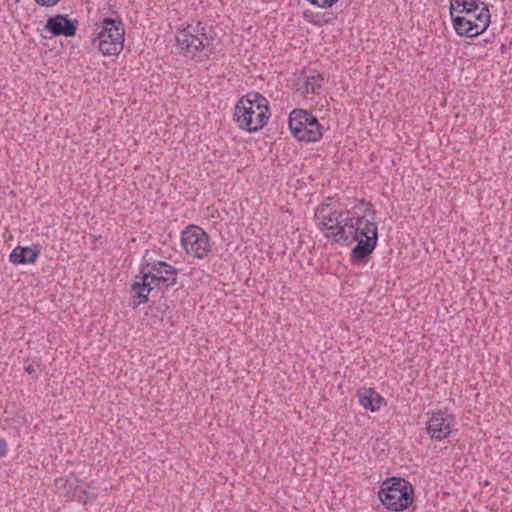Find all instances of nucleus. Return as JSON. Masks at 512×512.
Listing matches in <instances>:
<instances>
[{
	"label": "nucleus",
	"mask_w": 512,
	"mask_h": 512,
	"mask_svg": "<svg viewBox=\"0 0 512 512\" xmlns=\"http://www.w3.org/2000/svg\"><path fill=\"white\" fill-rule=\"evenodd\" d=\"M324 236L333 243L350 245L354 265H365L377 247L378 225L376 210L370 201L356 199L350 208L333 210L329 204L320 205L315 212Z\"/></svg>",
	"instance_id": "nucleus-1"
},
{
	"label": "nucleus",
	"mask_w": 512,
	"mask_h": 512,
	"mask_svg": "<svg viewBox=\"0 0 512 512\" xmlns=\"http://www.w3.org/2000/svg\"><path fill=\"white\" fill-rule=\"evenodd\" d=\"M178 272V269L162 260L142 262L136 276L138 280L132 284L134 307L146 303L154 288L168 289L176 285Z\"/></svg>",
	"instance_id": "nucleus-2"
},
{
	"label": "nucleus",
	"mask_w": 512,
	"mask_h": 512,
	"mask_svg": "<svg viewBox=\"0 0 512 512\" xmlns=\"http://www.w3.org/2000/svg\"><path fill=\"white\" fill-rule=\"evenodd\" d=\"M269 116L268 100L258 92H250L237 101L233 120L241 130L252 133L262 129Z\"/></svg>",
	"instance_id": "nucleus-3"
},
{
	"label": "nucleus",
	"mask_w": 512,
	"mask_h": 512,
	"mask_svg": "<svg viewBox=\"0 0 512 512\" xmlns=\"http://www.w3.org/2000/svg\"><path fill=\"white\" fill-rule=\"evenodd\" d=\"M378 497L386 509L403 511L413 503L414 487L402 477H389L380 485Z\"/></svg>",
	"instance_id": "nucleus-4"
},
{
	"label": "nucleus",
	"mask_w": 512,
	"mask_h": 512,
	"mask_svg": "<svg viewBox=\"0 0 512 512\" xmlns=\"http://www.w3.org/2000/svg\"><path fill=\"white\" fill-rule=\"evenodd\" d=\"M212 40L211 28L201 21H198L196 25L187 24L178 29L175 35L180 54L190 59L195 58L199 52L208 48Z\"/></svg>",
	"instance_id": "nucleus-5"
},
{
	"label": "nucleus",
	"mask_w": 512,
	"mask_h": 512,
	"mask_svg": "<svg viewBox=\"0 0 512 512\" xmlns=\"http://www.w3.org/2000/svg\"><path fill=\"white\" fill-rule=\"evenodd\" d=\"M292 135L299 141L316 142L322 138L323 127L316 116L304 109H293L288 119Z\"/></svg>",
	"instance_id": "nucleus-6"
},
{
	"label": "nucleus",
	"mask_w": 512,
	"mask_h": 512,
	"mask_svg": "<svg viewBox=\"0 0 512 512\" xmlns=\"http://www.w3.org/2000/svg\"><path fill=\"white\" fill-rule=\"evenodd\" d=\"M99 29L97 36L92 38L93 42H98L99 51L103 55L119 54L124 46L125 32L122 20L106 17Z\"/></svg>",
	"instance_id": "nucleus-7"
},
{
	"label": "nucleus",
	"mask_w": 512,
	"mask_h": 512,
	"mask_svg": "<svg viewBox=\"0 0 512 512\" xmlns=\"http://www.w3.org/2000/svg\"><path fill=\"white\" fill-rule=\"evenodd\" d=\"M466 16L452 14L453 28L459 36L476 37L487 30L491 22V14L487 5H483L478 13Z\"/></svg>",
	"instance_id": "nucleus-8"
},
{
	"label": "nucleus",
	"mask_w": 512,
	"mask_h": 512,
	"mask_svg": "<svg viewBox=\"0 0 512 512\" xmlns=\"http://www.w3.org/2000/svg\"><path fill=\"white\" fill-rule=\"evenodd\" d=\"M181 246L188 255L198 259L206 257L211 250L209 235L196 225H189L182 231Z\"/></svg>",
	"instance_id": "nucleus-9"
},
{
	"label": "nucleus",
	"mask_w": 512,
	"mask_h": 512,
	"mask_svg": "<svg viewBox=\"0 0 512 512\" xmlns=\"http://www.w3.org/2000/svg\"><path fill=\"white\" fill-rule=\"evenodd\" d=\"M455 422V417L447 411L432 412L426 424V432L432 440L441 441L447 438Z\"/></svg>",
	"instance_id": "nucleus-10"
},
{
	"label": "nucleus",
	"mask_w": 512,
	"mask_h": 512,
	"mask_svg": "<svg viewBox=\"0 0 512 512\" xmlns=\"http://www.w3.org/2000/svg\"><path fill=\"white\" fill-rule=\"evenodd\" d=\"M78 28V20L72 19L67 14H57L47 18L44 29L53 36H75Z\"/></svg>",
	"instance_id": "nucleus-11"
},
{
	"label": "nucleus",
	"mask_w": 512,
	"mask_h": 512,
	"mask_svg": "<svg viewBox=\"0 0 512 512\" xmlns=\"http://www.w3.org/2000/svg\"><path fill=\"white\" fill-rule=\"evenodd\" d=\"M40 255L37 247L17 246L10 253L9 260L15 265L35 263Z\"/></svg>",
	"instance_id": "nucleus-12"
},
{
	"label": "nucleus",
	"mask_w": 512,
	"mask_h": 512,
	"mask_svg": "<svg viewBox=\"0 0 512 512\" xmlns=\"http://www.w3.org/2000/svg\"><path fill=\"white\" fill-rule=\"evenodd\" d=\"M359 403L371 412L378 411L386 404L385 399L372 388H363L357 392Z\"/></svg>",
	"instance_id": "nucleus-13"
},
{
	"label": "nucleus",
	"mask_w": 512,
	"mask_h": 512,
	"mask_svg": "<svg viewBox=\"0 0 512 512\" xmlns=\"http://www.w3.org/2000/svg\"><path fill=\"white\" fill-rule=\"evenodd\" d=\"M486 5L481 0H451L450 2V15L454 14L455 10L460 9L461 13L472 14Z\"/></svg>",
	"instance_id": "nucleus-14"
},
{
	"label": "nucleus",
	"mask_w": 512,
	"mask_h": 512,
	"mask_svg": "<svg viewBox=\"0 0 512 512\" xmlns=\"http://www.w3.org/2000/svg\"><path fill=\"white\" fill-rule=\"evenodd\" d=\"M311 75H304L303 88L304 93L316 94L322 86L323 76L315 71L311 72Z\"/></svg>",
	"instance_id": "nucleus-15"
},
{
	"label": "nucleus",
	"mask_w": 512,
	"mask_h": 512,
	"mask_svg": "<svg viewBox=\"0 0 512 512\" xmlns=\"http://www.w3.org/2000/svg\"><path fill=\"white\" fill-rule=\"evenodd\" d=\"M337 19V16L332 12H325L322 14H317L316 19L313 20L315 25L323 26L332 24Z\"/></svg>",
	"instance_id": "nucleus-16"
},
{
	"label": "nucleus",
	"mask_w": 512,
	"mask_h": 512,
	"mask_svg": "<svg viewBox=\"0 0 512 512\" xmlns=\"http://www.w3.org/2000/svg\"><path fill=\"white\" fill-rule=\"evenodd\" d=\"M156 310L158 313H161V315H165L169 310V305L167 304L166 300L164 302H159L158 305H151L150 310Z\"/></svg>",
	"instance_id": "nucleus-17"
},
{
	"label": "nucleus",
	"mask_w": 512,
	"mask_h": 512,
	"mask_svg": "<svg viewBox=\"0 0 512 512\" xmlns=\"http://www.w3.org/2000/svg\"><path fill=\"white\" fill-rule=\"evenodd\" d=\"M36 4L43 7H52L57 5L61 0H34Z\"/></svg>",
	"instance_id": "nucleus-18"
},
{
	"label": "nucleus",
	"mask_w": 512,
	"mask_h": 512,
	"mask_svg": "<svg viewBox=\"0 0 512 512\" xmlns=\"http://www.w3.org/2000/svg\"><path fill=\"white\" fill-rule=\"evenodd\" d=\"M7 453V443L4 439L0 438V458L4 457Z\"/></svg>",
	"instance_id": "nucleus-19"
},
{
	"label": "nucleus",
	"mask_w": 512,
	"mask_h": 512,
	"mask_svg": "<svg viewBox=\"0 0 512 512\" xmlns=\"http://www.w3.org/2000/svg\"><path fill=\"white\" fill-rule=\"evenodd\" d=\"M81 493L83 494L82 496H79V500H83L84 503H86V499H87V491L85 490H82Z\"/></svg>",
	"instance_id": "nucleus-20"
},
{
	"label": "nucleus",
	"mask_w": 512,
	"mask_h": 512,
	"mask_svg": "<svg viewBox=\"0 0 512 512\" xmlns=\"http://www.w3.org/2000/svg\"><path fill=\"white\" fill-rule=\"evenodd\" d=\"M25 370H26L28 373H32L34 369H33V367H32L31 365H29V366H27V367L25 368Z\"/></svg>",
	"instance_id": "nucleus-21"
}]
</instances>
